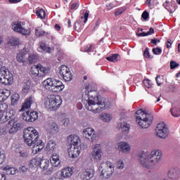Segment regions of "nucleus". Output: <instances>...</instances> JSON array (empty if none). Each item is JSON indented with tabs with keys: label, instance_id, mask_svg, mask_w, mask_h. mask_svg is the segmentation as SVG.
Masks as SVG:
<instances>
[{
	"label": "nucleus",
	"instance_id": "obj_1",
	"mask_svg": "<svg viewBox=\"0 0 180 180\" xmlns=\"http://www.w3.org/2000/svg\"><path fill=\"white\" fill-rule=\"evenodd\" d=\"M161 157H162V153L160 150H153L150 154L142 152L139 155V162L145 168H150L158 164Z\"/></svg>",
	"mask_w": 180,
	"mask_h": 180
},
{
	"label": "nucleus",
	"instance_id": "obj_2",
	"mask_svg": "<svg viewBox=\"0 0 180 180\" xmlns=\"http://www.w3.org/2000/svg\"><path fill=\"white\" fill-rule=\"evenodd\" d=\"M85 94L89 98L85 108L87 110H92V105H94L95 103H99V94L90 84H85Z\"/></svg>",
	"mask_w": 180,
	"mask_h": 180
},
{
	"label": "nucleus",
	"instance_id": "obj_3",
	"mask_svg": "<svg viewBox=\"0 0 180 180\" xmlns=\"http://www.w3.org/2000/svg\"><path fill=\"white\" fill-rule=\"evenodd\" d=\"M136 122L141 129H148L153 123V115L144 112L143 110H138L136 112Z\"/></svg>",
	"mask_w": 180,
	"mask_h": 180
},
{
	"label": "nucleus",
	"instance_id": "obj_4",
	"mask_svg": "<svg viewBox=\"0 0 180 180\" xmlns=\"http://www.w3.org/2000/svg\"><path fill=\"white\" fill-rule=\"evenodd\" d=\"M23 139L25 143L29 146V147H32V144H33V143H36V141L41 140L40 139L39 131L33 127H28L24 130Z\"/></svg>",
	"mask_w": 180,
	"mask_h": 180
},
{
	"label": "nucleus",
	"instance_id": "obj_5",
	"mask_svg": "<svg viewBox=\"0 0 180 180\" xmlns=\"http://www.w3.org/2000/svg\"><path fill=\"white\" fill-rule=\"evenodd\" d=\"M62 104L63 99L61 96L54 94L48 96L44 102V106L52 111L58 110Z\"/></svg>",
	"mask_w": 180,
	"mask_h": 180
},
{
	"label": "nucleus",
	"instance_id": "obj_6",
	"mask_svg": "<svg viewBox=\"0 0 180 180\" xmlns=\"http://www.w3.org/2000/svg\"><path fill=\"white\" fill-rule=\"evenodd\" d=\"M50 71H51V67H44L40 63L33 65L30 69L32 75L34 77H38L39 78H43L49 75V74H50Z\"/></svg>",
	"mask_w": 180,
	"mask_h": 180
},
{
	"label": "nucleus",
	"instance_id": "obj_7",
	"mask_svg": "<svg viewBox=\"0 0 180 180\" xmlns=\"http://www.w3.org/2000/svg\"><path fill=\"white\" fill-rule=\"evenodd\" d=\"M13 82V75L9 69H6L4 67L0 68V84H4V85H12Z\"/></svg>",
	"mask_w": 180,
	"mask_h": 180
},
{
	"label": "nucleus",
	"instance_id": "obj_8",
	"mask_svg": "<svg viewBox=\"0 0 180 180\" xmlns=\"http://www.w3.org/2000/svg\"><path fill=\"white\" fill-rule=\"evenodd\" d=\"M99 171L101 172V175L105 178H109L113 175V164L110 162H104L101 163L99 167Z\"/></svg>",
	"mask_w": 180,
	"mask_h": 180
},
{
	"label": "nucleus",
	"instance_id": "obj_9",
	"mask_svg": "<svg viewBox=\"0 0 180 180\" xmlns=\"http://www.w3.org/2000/svg\"><path fill=\"white\" fill-rule=\"evenodd\" d=\"M155 132L156 136L160 139H167L169 134V129H168L167 124L160 122L157 125Z\"/></svg>",
	"mask_w": 180,
	"mask_h": 180
},
{
	"label": "nucleus",
	"instance_id": "obj_10",
	"mask_svg": "<svg viewBox=\"0 0 180 180\" xmlns=\"http://www.w3.org/2000/svg\"><path fill=\"white\" fill-rule=\"evenodd\" d=\"M59 74L66 82H70L72 79V73L67 65H60Z\"/></svg>",
	"mask_w": 180,
	"mask_h": 180
},
{
	"label": "nucleus",
	"instance_id": "obj_11",
	"mask_svg": "<svg viewBox=\"0 0 180 180\" xmlns=\"http://www.w3.org/2000/svg\"><path fill=\"white\" fill-rule=\"evenodd\" d=\"M12 29L14 32L17 33H20L24 36H29L30 34V30H26L22 27V22L15 21L12 25Z\"/></svg>",
	"mask_w": 180,
	"mask_h": 180
},
{
	"label": "nucleus",
	"instance_id": "obj_12",
	"mask_svg": "<svg viewBox=\"0 0 180 180\" xmlns=\"http://www.w3.org/2000/svg\"><path fill=\"white\" fill-rule=\"evenodd\" d=\"M21 117L25 122H35L39 119V113L34 110H30L23 112Z\"/></svg>",
	"mask_w": 180,
	"mask_h": 180
},
{
	"label": "nucleus",
	"instance_id": "obj_13",
	"mask_svg": "<svg viewBox=\"0 0 180 180\" xmlns=\"http://www.w3.org/2000/svg\"><path fill=\"white\" fill-rule=\"evenodd\" d=\"M103 154V153L102 152L101 144L96 143L93 148V151L91 153L92 158L94 160V161H101V160H102Z\"/></svg>",
	"mask_w": 180,
	"mask_h": 180
},
{
	"label": "nucleus",
	"instance_id": "obj_14",
	"mask_svg": "<svg viewBox=\"0 0 180 180\" xmlns=\"http://www.w3.org/2000/svg\"><path fill=\"white\" fill-rule=\"evenodd\" d=\"M83 136L87 140L94 141L96 139V134H95V129L92 128H86L83 131Z\"/></svg>",
	"mask_w": 180,
	"mask_h": 180
},
{
	"label": "nucleus",
	"instance_id": "obj_15",
	"mask_svg": "<svg viewBox=\"0 0 180 180\" xmlns=\"http://www.w3.org/2000/svg\"><path fill=\"white\" fill-rule=\"evenodd\" d=\"M32 146L33 154H39V153H40V151L44 148V143H43L42 140L33 142Z\"/></svg>",
	"mask_w": 180,
	"mask_h": 180
},
{
	"label": "nucleus",
	"instance_id": "obj_16",
	"mask_svg": "<svg viewBox=\"0 0 180 180\" xmlns=\"http://www.w3.org/2000/svg\"><path fill=\"white\" fill-rule=\"evenodd\" d=\"M81 154V146H70L68 149V155L70 158H77Z\"/></svg>",
	"mask_w": 180,
	"mask_h": 180
},
{
	"label": "nucleus",
	"instance_id": "obj_17",
	"mask_svg": "<svg viewBox=\"0 0 180 180\" xmlns=\"http://www.w3.org/2000/svg\"><path fill=\"white\" fill-rule=\"evenodd\" d=\"M65 86L63 82L53 79V84H52V92H61L64 89Z\"/></svg>",
	"mask_w": 180,
	"mask_h": 180
},
{
	"label": "nucleus",
	"instance_id": "obj_18",
	"mask_svg": "<svg viewBox=\"0 0 180 180\" xmlns=\"http://www.w3.org/2000/svg\"><path fill=\"white\" fill-rule=\"evenodd\" d=\"M68 141L71 143L70 146H81V139L77 135H70L68 136Z\"/></svg>",
	"mask_w": 180,
	"mask_h": 180
},
{
	"label": "nucleus",
	"instance_id": "obj_19",
	"mask_svg": "<svg viewBox=\"0 0 180 180\" xmlns=\"http://www.w3.org/2000/svg\"><path fill=\"white\" fill-rule=\"evenodd\" d=\"M170 112L174 117H179L180 116V103L174 102L172 104V108L170 109Z\"/></svg>",
	"mask_w": 180,
	"mask_h": 180
},
{
	"label": "nucleus",
	"instance_id": "obj_20",
	"mask_svg": "<svg viewBox=\"0 0 180 180\" xmlns=\"http://www.w3.org/2000/svg\"><path fill=\"white\" fill-rule=\"evenodd\" d=\"M118 149L121 153L127 154L130 152V145L126 142H120L118 145Z\"/></svg>",
	"mask_w": 180,
	"mask_h": 180
},
{
	"label": "nucleus",
	"instance_id": "obj_21",
	"mask_svg": "<svg viewBox=\"0 0 180 180\" xmlns=\"http://www.w3.org/2000/svg\"><path fill=\"white\" fill-rule=\"evenodd\" d=\"M94 176V169H86L81 174V178L84 180H89Z\"/></svg>",
	"mask_w": 180,
	"mask_h": 180
},
{
	"label": "nucleus",
	"instance_id": "obj_22",
	"mask_svg": "<svg viewBox=\"0 0 180 180\" xmlns=\"http://www.w3.org/2000/svg\"><path fill=\"white\" fill-rule=\"evenodd\" d=\"M54 82L53 78H48L43 82V86L48 91L53 92V85Z\"/></svg>",
	"mask_w": 180,
	"mask_h": 180
},
{
	"label": "nucleus",
	"instance_id": "obj_23",
	"mask_svg": "<svg viewBox=\"0 0 180 180\" xmlns=\"http://www.w3.org/2000/svg\"><path fill=\"white\" fill-rule=\"evenodd\" d=\"M98 105H102V101H98V103H94V105H91V110L90 112H93V113H101L105 109V105L103 107H98Z\"/></svg>",
	"mask_w": 180,
	"mask_h": 180
},
{
	"label": "nucleus",
	"instance_id": "obj_24",
	"mask_svg": "<svg viewBox=\"0 0 180 180\" xmlns=\"http://www.w3.org/2000/svg\"><path fill=\"white\" fill-rule=\"evenodd\" d=\"M11 96V91L8 89H1L0 90V102H4L6 101Z\"/></svg>",
	"mask_w": 180,
	"mask_h": 180
},
{
	"label": "nucleus",
	"instance_id": "obj_25",
	"mask_svg": "<svg viewBox=\"0 0 180 180\" xmlns=\"http://www.w3.org/2000/svg\"><path fill=\"white\" fill-rule=\"evenodd\" d=\"M168 176L170 179H178L179 178V171L175 168L170 169L168 172Z\"/></svg>",
	"mask_w": 180,
	"mask_h": 180
},
{
	"label": "nucleus",
	"instance_id": "obj_26",
	"mask_svg": "<svg viewBox=\"0 0 180 180\" xmlns=\"http://www.w3.org/2000/svg\"><path fill=\"white\" fill-rule=\"evenodd\" d=\"M32 103H33V97L30 96L22 104L20 111L23 112V110H26V109H30V106H32Z\"/></svg>",
	"mask_w": 180,
	"mask_h": 180
},
{
	"label": "nucleus",
	"instance_id": "obj_27",
	"mask_svg": "<svg viewBox=\"0 0 180 180\" xmlns=\"http://www.w3.org/2000/svg\"><path fill=\"white\" fill-rule=\"evenodd\" d=\"M50 166V160L49 159H43L41 158L39 162V168L42 169V171H46L49 169V167Z\"/></svg>",
	"mask_w": 180,
	"mask_h": 180
},
{
	"label": "nucleus",
	"instance_id": "obj_28",
	"mask_svg": "<svg viewBox=\"0 0 180 180\" xmlns=\"http://www.w3.org/2000/svg\"><path fill=\"white\" fill-rule=\"evenodd\" d=\"M41 160V158H39V156L32 158L29 163L30 168H37V167H39Z\"/></svg>",
	"mask_w": 180,
	"mask_h": 180
},
{
	"label": "nucleus",
	"instance_id": "obj_29",
	"mask_svg": "<svg viewBox=\"0 0 180 180\" xmlns=\"http://www.w3.org/2000/svg\"><path fill=\"white\" fill-rule=\"evenodd\" d=\"M72 169L70 167L64 168L61 172V176L62 178H70L73 174Z\"/></svg>",
	"mask_w": 180,
	"mask_h": 180
},
{
	"label": "nucleus",
	"instance_id": "obj_30",
	"mask_svg": "<svg viewBox=\"0 0 180 180\" xmlns=\"http://www.w3.org/2000/svg\"><path fill=\"white\" fill-rule=\"evenodd\" d=\"M38 60H39V54L37 53H31L28 56V58H27V61L30 64V65H32V64H34L35 63H37Z\"/></svg>",
	"mask_w": 180,
	"mask_h": 180
},
{
	"label": "nucleus",
	"instance_id": "obj_31",
	"mask_svg": "<svg viewBox=\"0 0 180 180\" xmlns=\"http://www.w3.org/2000/svg\"><path fill=\"white\" fill-rule=\"evenodd\" d=\"M17 60L19 63H27V58H26L25 51H21L17 54Z\"/></svg>",
	"mask_w": 180,
	"mask_h": 180
},
{
	"label": "nucleus",
	"instance_id": "obj_32",
	"mask_svg": "<svg viewBox=\"0 0 180 180\" xmlns=\"http://www.w3.org/2000/svg\"><path fill=\"white\" fill-rule=\"evenodd\" d=\"M4 171H6V174L7 175H15V174L18 172V169L11 167L9 165L6 166L4 168Z\"/></svg>",
	"mask_w": 180,
	"mask_h": 180
},
{
	"label": "nucleus",
	"instance_id": "obj_33",
	"mask_svg": "<svg viewBox=\"0 0 180 180\" xmlns=\"http://www.w3.org/2000/svg\"><path fill=\"white\" fill-rule=\"evenodd\" d=\"M56 141L54 140H50L46 144V150L49 153H53L56 150Z\"/></svg>",
	"mask_w": 180,
	"mask_h": 180
},
{
	"label": "nucleus",
	"instance_id": "obj_34",
	"mask_svg": "<svg viewBox=\"0 0 180 180\" xmlns=\"http://www.w3.org/2000/svg\"><path fill=\"white\" fill-rule=\"evenodd\" d=\"M50 161L53 167H58L60 165V158L58 155H53L50 158Z\"/></svg>",
	"mask_w": 180,
	"mask_h": 180
},
{
	"label": "nucleus",
	"instance_id": "obj_35",
	"mask_svg": "<svg viewBox=\"0 0 180 180\" xmlns=\"http://www.w3.org/2000/svg\"><path fill=\"white\" fill-rule=\"evenodd\" d=\"M48 130L50 133H58L59 130L58 125L56 122H52L48 125Z\"/></svg>",
	"mask_w": 180,
	"mask_h": 180
},
{
	"label": "nucleus",
	"instance_id": "obj_36",
	"mask_svg": "<svg viewBox=\"0 0 180 180\" xmlns=\"http://www.w3.org/2000/svg\"><path fill=\"white\" fill-rule=\"evenodd\" d=\"M164 6H166L167 11L169 12L170 13H174V11L176 10V8L175 7V4H168L167 1L164 4Z\"/></svg>",
	"mask_w": 180,
	"mask_h": 180
},
{
	"label": "nucleus",
	"instance_id": "obj_37",
	"mask_svg": "<svg viewBox=\"0 0 180 180\" xmlns=\"http://www.w3.org/2000/svg\"><path fill=\"white\" fill-rule=\"evenodd\" d=\"M106 60L111 61V63H117V61H120V55L117 53L112 54L111 56H108Z\"/></svg>",
	"mask_w": 180,
	"mask_h": 180
},
{
	"label": "nucleus",
	"instance_id": "obj_38",
	"mask_svg": "<svg viewBox=\"0 0 180 180\" xmlns=\"http://www.w3.org/2000/svg\"><path fill=\"white\" fill-rule=\"evenodd\" d=\"M100 119L103 120V122H105V123H109V122L112 120V115L108 113H102L100 115Z\"/></svg>",
	"mask_w": 180,
	"mask_h": 180
},
{
	"label": "nucleus",
	"instance_id": "obj_39",
	"mask_svg": "<svg viewBox=\"0 0 180 180\" xmlns=\"http://www.w3.org/2000/svg\"><path fill=\"white\" fill-rule=\"evenodd\" d=\"M120 130H121L122 133H129V130H130V125H129L126 122H122Z\"/></svg>",
	"mask_w": 180,
	"mask_h": 180
},
{
	"label": "nucleus",
	"instance_id": "obj_40",
	"mask_svg": "<svg viewBox=\"0 0 180 180\" xmlns=\"http://www.w3.org/2000/svg\"><path fill=\"white\" fill-rule=\"evenodd\" d=\"M20 98V96L19 94L15 93L11 96V105L12 106L16 105L18 102H19V99Z\"/></svg>",
	"mask_w": 180,
	"mask_h": 180
},
{
	"label": "nucleus",
	"instance_id": "obj_41",
	"mask_svg": "<svg viewBox=\"0 0 180 180\" xmlns=\"http://www.w3.org/2000/svg\"><path fill=\"white\" fill-rule=\"evenodd\" d=\"M9 44L11 46H19L20 44V39L16 37H10L8 41Z\"/></svg>",
	"mask_w": 180,
	"mask_h": 180
},
{
	"label": "nucleus",
	"instance_id": "obj_42",
	"mask_svg": "<svg viewBox=\"0 0 180 180\" xmlns=\"http://www.w3.org/2000/svg\"><path fill=\"white\" fill-rule=\"evenodd\" d=\"M126 11H127V7H126L125 6H124L122 7H120L116 9V11L115 12V15L120 16V15H122V13H123L124 12H126Z\"/></svg>",
	"mask_w": 180,
	"mask_h": 180
},
{
	"label": "nucleus",
	"instance_id": "obj_43",
	"mask_svg": "<svg viewBox=\"0 0 180 180\" xmlns=\"http://www.w3.org/2000/svg\"><path fill=\"white\" fill-rule=\"evenodd\" d=\"M46 34H49V32H46L40 27L35 30V35L38 37H40V36H46Z\"/></svg>",
	"mask_w": 180,
	"mask_h": 180
},
{
	"label": "nucleus",
	"instance_id": "obj_44",
	"mask_svg": "<svg viewBox=\"0 0 180 180\" xmlns=\"http://www.w3.org/2000/svg\"><path fill=\"white\" fill-rule=\"evenodd\" d=\"M40 49L45 53H51V51L53 50L50 46H46V44L44 43L41 44Z\"/></svg>",
	"mask_w": 180,
	"mask_h": 180
},
{
	"label": "nucleus",
	"instance_id": "obj_45",
	"mask_svg": "<svg viewBox=\"0 0 180 180\" xmlns=\"http://www.w3.org/2000/svg\"><path fill=\"white\" fill-rule=\"evenodd\" d=\"M37 16L40 19H44L46 18V11L44 9H38L36 12Z\"/></svg>",
	"mask_w": 180,
	"mask_h": 180
},
{
	"label": "nucleus",
	"instance_id": "obj_46",
	"mask_svg": "<svg viewBox=\"0 0 180 180\" xmlns=\"http://www.w3.org/2000/svg\"><path fill=\"white\" fill-rule=\"evenodd\" d=\"M6 115L5 116L6 120H9V119H12L15 115H16V112H15V110H10L9 112H6Z\"/></svg>",
	"mask_w": 180,
	"mask_h": 180
},
{
	"label": "nucleus",
	"instance_id": "obj_47",
	"mask_svg": "<svg viewBox=\"0 0 180 180\" xmlns=\"http://www.w3.org/2000/svg\"><path fill=\"white\" fill-rule=\"evenodd\" d=\"M8 112V104L2 103L0 104V113H6Z\"/></svg>",
	"mask_w": 180,
	"mask_h": 180
},
{
	"label": "nucleus",
	"instance_id": "obj_48",
	"mask_svg": "<svg viewBox=\"0 0 180 180\" xmlns=\"http://www.w3.org/2000/svg\"><path fill=\"white\" fill-rule=\"evenodd\" d=\"M143 84L146 88L150 89L153 86V83H151V81L150 79H144L143 81Z\"/></svg>",
	"mask_w": 180,
	"mask_h": 180
},
{
	"label": "nucleus",
	"instance_id": "obj_49",
	"mask_svg": "<svg viewBox=\"0 0 180 180\" xmlns=\"http://www.w3.org/2000/svg\"><path fill=\"white\" fill-rule=\"evenodd\" d=\"M143 57L145 58H153V56L150 55V49L146 48L143 52Z\"/></svg>",
	"mask_w": 180,
	"mask_h": 180
},
{
	"label": "nucleus",
	"instance_id": "obj_50",
	"mask_svg": "<svg viewBox=\"0 0 180 180\" xmlns=\"http://www.w3.org/2000/svg\"><path fill=\"white\" fill-rule=\"evenodd\" d=\"M152 51H153V54H155V56H160V54H161V53H162V50L158 47L153 48Z\"/></svg>",
	"mask_w": 180,
	"mask_h": 180
},
{
	"label": "nucleus",
	"instance_id": "obj_51",
	"mask_svg": "<svg viewBox=\"0 0 180 180\" xmlns=\"http://www.w3.org/2000/svg\"><path fill=\"white\" fill-rule=\"evenodd\" d=\"M79 6V1H77L75 3H70V9L71 11H74V9H77Z\"/></svg>",
	"mask_w": 180,
	"mask_h": 180
},
{
	"label": "nucleus",
	"instance_id": "obj_52",
	"mask_svg": "<svg viewBox=\"0 0 180 180\" xmlns=\"http://www.w3.org/2000/svg\"><path fill=\"white\" fill-rule=\"evenodd\" d=\"M176 67H179V63H176V61L172 60L170 62V70H175Z\"/></svg>",
	"mask_w": 180,
	"mask_h": 180
},
{
	"label": "nucleus",
	"instance_id": "obj_53",
	"mask_svg": "<svg viewBox=\"0 0 180 180\" xmlns=\"http://www.w3.org/2000/svg\"><path fill=\"white\" fill-rule=\"evenodd\" d=\"M116 165L118 169H123L124 168V163L122 160L117 162Z\"/></svg>",
	"mask_w": 180,
	"mask_h": 180
},
{
	"label": "nucleus",
	"instance_id": "obj_54",
	"mask_svg": "<svg viewBox=\"0 0 180 180\" xmlns=\"http://www.w3.org/2000/svg\"><path fill=\"white\" fill-rule=\"evenodd\" d=\"M5 160H6V155H5V153L0 151V164H4V162H5Z\"/></svg>",
	"mask_w": 180,
	"mask_h": 180
},
{
	"label": "nucleus",
	"instance_id": "obj_55",
	"mask_svg": "<svg viewBox=\"0 0 180 180\" xmlns=\"http://www.w3.org/2000/svg\"><path fill=\"white\" fill-rule=\"evenodd\" d=\"M141 18H143L144 20H147L148 18H150V13L145 11L143 12L141 15Z\"/></svg>",
	"mask_w": 180,
	"mask_h": 180
},
{
	"label": "nucleus",
	"instance_id": "obj_56",
	"mask_svg": "<svg viewBox=\"0 0 180 180\" xmlns=\"http://www.w3.org/2000/svg\"><path fill=\"white\" fill-rule=\"evenodd\" d=\"M156 84L158 86H161L162 84V81L161 80V77L160 76H157L155 78Z\"/></svg>",
	"mask_w": 180,
	"mask_h": 180
},
{
	"label": "nucleus",
	"instance_id": "obj_57",
	"mask_svg": "<svg viewBox=\"0 0 180 180\" xmlns=\"http://www.w3.org/2000/svg\"><path fill=\"white\" fill-rule=\"evenodd\" d=\"M83 18L84 19V23H86V22H88V18H89V13L86 12L84 14V17H82V19H83Z\"/></svg>",
	"mask_w": 180,
	"mask_h": 180
},
{
	"label": "nucleus",
	"instance_id": "obj_58",
	"mask_svg": "<svg viewBox=\"0 0 180 180\" xmlns=\"http://www.w3.org/2000/svg\"><path fill=\"white\" fill-rule=\"evenodd\" d=\"M94 49V45H90L89 46H86L84 50L86 53H91L92 51V49Z\"/></svg>",
	"mask_w": 180,
	"mask_h": 180
},
{
	"label": "nucleus",
	"instance_id": "obj_59",
	"mask_svg": "<svg viewBox=\"0 0 180 180\" xmlns=\"http://www.w3.org/2000/svg\"><path fill=\"white\" fill-rule=\"evenodd\" d=\"M20 157H22V158H27L28 154L27 152L20 151Z\"/></svg>",
	"mask_w": 180,
	"mask_h": 180
},
{
	"label": "nucleus",
	"instance_id": "obj_60",
	"mask_svg": "<svg viewBox=\"0 0 180 180\" xmlns=\"http://www.w3.org/2000/svg\"><path fill=\"white\" fill-rule=\"evenodd\" d=\"M27 167H26V166L25 165H22L20 167V171L21 172H27Z\"/></svg>",
	"mask_w": 180,
	"mask_h": 180
},
{
	"label": "nucleus",
	"instance_id": "obj_61",
	"mask_svg": "<svg viewBox=\"0 0 180 180\" xmlns=\"http://www.w3.org/2000/svg\"><path fill=\"white\" fill-rule=\"evenodd\" d=\"M171 46H172V40L171 39H168L167 42V49H171Z\"/></svg>",
	"mask_w": 180,
	"mask_h": 180
},
{
	"label": "nucleus",
	"instance_id": "obj_62",
	"mask_svg": "<svg viewBox=\"0 0 180 180\" xmlns=\"http://www.w3.org/2000/svg\"><path fill=\"white\" fill-rule=\"evenodd\" d=\"M106 8L108 11H110V9H113L115 8V5L113 3H110L108 5L106 6Z\"/></svg>",
	"mask_w": 180,
	"mask_h": 180
},
{
	"label": "nucleus",
	"instance_id": "obj_63",
	"mask_svg": "<svg viewBox=\"0 0 180 180\" xmlns=\"http://www.w3.org/2000/svg\"><path fill=\"white\" fill-rule=\"evenodd\" d=\"M160 39H157L155 38H153L151 39L150 43H152V44H157V43H160Z\"/></svg>",
	"mask_w": 180,
	"mask_h": 180
},
{
	"label": "nucleus",
	"instance_id": "obj_64",
	"mask_svg": "<svg viewBox=\"0 0 180 180\" xmlns=\"http://www.w3.org/2000/svg\"><path fill=\"white\" fill-rule=\"evenodd\" d=\"M0 180H6V175L2 173H0Z\"/></svg>",
	"mask_w": 180,
	"mask_h": 180
}]
</instances>
